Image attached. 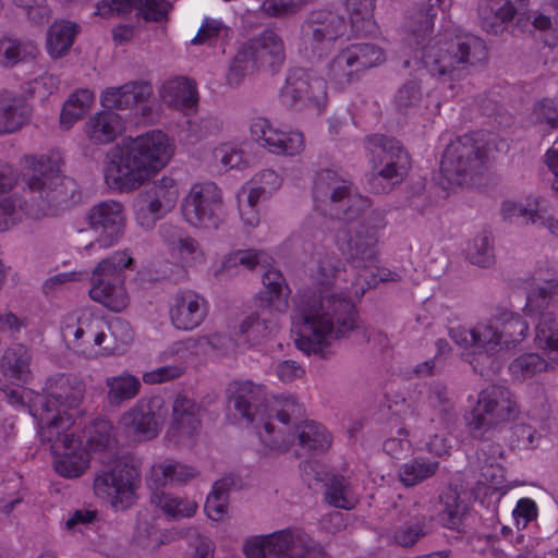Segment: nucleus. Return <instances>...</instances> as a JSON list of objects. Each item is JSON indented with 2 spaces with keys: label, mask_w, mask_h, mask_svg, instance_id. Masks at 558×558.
Wrapping results in <instances>:
<instances>
[{
  "label": "nucleus",
  "mask_w": 558,
  "mask_h": 558,
  "mask_svg": "<svg viewBox=\"0 0 558 558\" xmlns=\"http://www.w3.org/2000/svg\"><path fill=\"white\" fill-rule=\"evenodd\" d=\"M316 207L338 219L336 246L349 269L322 266L318 294L296 302L291 313V331L301 351L326 356L330 345L357 328L354 301L379 282L397 281L401 276L379 266L378 241L385 222L368 211V202L352 191L350 181L333 170L318 172L314 184Z\"/></svg>",
  "instance_id": "obj_1"
},
{
  "label": "nucleus",
  "mask_w": 558,
  "mask_h": 558,
  "mask_svg": "<svg viewBox=\"0 0 558 558\" xmlns=\"http://www.w3.org/2000/svg\"><path fill=\"white\" fill-rule=\"evenodd\" d=\"M31 356L22 344H13L3 354L1 369L9 384L0 389L9 402L16 408H27L36 420L43 441L50 442L53 466L58 474L76 478L89 466V449L111 450V426L107 421L94 422L88 430L86 445L76 436L74 416L83 397L80 380L66 375H57L47 380L45 393L35 395L24 388L31 378Z\"/></svg>",
  "instance_id": "obj_2"
},
{
  "label": "nucleus",
  "mask_w": 558,
  "mask_h": 558,
  "mask_svg": "<svg viewBox=\"0 0 558 558\" xmlns=\"http://www.w3.org/2000/svg\"><path fill=\"white\" fill-rule=\"evenodd\" d=\"M264 395V388L251 380L233 381L228 388L229 405L253 424L258 454L272 456L292 450L295 456H302L323 452L330 447L331 435L323 425L315 422L299 425L292 420L300 410L294 398H288L281 408L279 404L257 407Z\"/></svg>",
  "instance_id": "obj_3"
},
{
  "label": "nucleus",
  "mask_w": 558,
  "mask_h": 558,
  "mask_svg": "<svg viewBox=\"0 0 558 558\" xmlns=\"http://www.w3.org/2000/svg\"><path fill=\"white\" fill-rule=\"evenodd\" d=\"M25 172L27 193L32 204L22 201L14 194L0 201V231H4L25 217L39 218L56 215L80 199L77 183L60 172L58 156H40L26 159Z\"/></svg>",
  "instance_id": "obj_4"
},
{
  "label": "nucleus",
  "mask_w": 558,
  "mask_h": 558,
  "mask_svg": "<svg viewBox=\"0 0 558 558\" xmlns=\"http://www.w3.org/2000/svg\"><path fill=\"white\" fill-rule=\"evenodd\" d=\"M174 153V141L158 129L125 137L104 157L105 182L113 191H135L165 169Z\"/></svg>",
  "instance_id": "obj_5"
},
{
  "label": "nucleus",
  "mask_w": 558,
  "mask_h": 558,
  "mask_svg": "<svg viewBox=\"0 0 558 558\" xmlns=\"http://www.w3.org/2000/svg\"><path fill=\"white\" fill-rule=\"evenodd\" d=\"M527 333V323L511 312H504L471 330L464 327L450 330L451 339L463 349V360L484 377L498 374Z\"/></svg>",
  "instance_id": "obj_6"
},
{
  "label": "nucleus",
  "mask_w": 558,
  "mask_h": 558,
  "mask_svg": "<svg viewBox=\"0 0 558 558\" xmlns=\"http://www.w3.org/2000/svg\"><path fill=\"white\" fill-rule=\"evenodd\" d=\"M558 304V282L546 281L543 286L532 287L527 292L524 313L539 315L535 330V344L542 349L548 360L537 353H523L510 362L509 374L514 380L524 381L553 368L558 364V325L549 307Z\"/></svg>",
  "instance_id": "obj_7"
},
{
  "label": "nucleus",
  "mask_w": 558,
  "mask_h": 558,
  "mask_svg": "<svg viewBox=\"0 0 558 558\" xmlns=\"http://www.w3.org/2000/svg\"><path fill=\"white\" fill-rule=\"evenodd\" d=\"M487 49L484 41L472 34H462L460 29H445L420 50V57L405 60L407 68L422 65L433 76L444 82H453L461 77L463 63L476 64L485 61ZM452 88V83L449 84Z\"/></svg>",
  "instance_id": "obj_8"
},
{
  "label": "nucleus",
  "mask_w": 558,
  "mask_h": 558,
  "mask_svg": "<svg viewBox=\"0 0 558 558\" xmlns=\"http://www.w3.org/2000/svg\"><path fill=\"white\" fill-rule=\"evenodd\" d=\"M345 5L350 25L343 17L328 10L312 12L305 21L302 33L314 56L323 57L338 38L349 36L350 33L363 35L372 32L375 0H347Z\"/></svg>",
  "instance_id": "obj_9"
},
{
  "label": "nucleus",
  "mask_w": 558,
  "mask_h": 558,
  "mask_svg": "<svg viewBox=\"0 0 558 558\" xmlns=\"http://www.w3.org/2000/svg\"><path fill=\"white\" fill-rule=\"evenodd\" d=\"M270 331L268 324L257 314L244 317L234 330L235 340L225 338L220 333L189 338L171 344L165 354L177 355L187 351L195 356H221L234 351L255 345Z\"/></svg>",
  "instance_id": "obj_10"
},
{
  "label": "nucleus",
  "mask_w": 558,
  "mask_h": 558,
  "mask_svg": "<svg viewBox=\"0 0 558 558\" xmlns=\"http://www.w3.org/2000/svg\"><path fill=\"white\" fill-rule=\"evenodd\" d=\"M129 251H116L98 263L92 272L89 298L111 312H122L130 304L124 269L132 268Z\"/></svg>",
  "instance_id": "obj_11"
},
{
  "label": "nucleus",
  "mask_w": 558,
  "mask_h": 558,
  "mask_svg": "<svg viewBox=\"0 0 558 558\" xmlns=\"http://www.w3.org/2000/svg\"><path fill=\"white\" fill-rule=\"evenodd\" d=\"M519 407L513 393L506 387L492 385L476 396L468 397V409L463 414L466 427L474 436L488 427L517 418Z\"/></svg>",
  "instance_id": "obj_12"
},
{
  "label": "nucleus",
  "mask_w": 558,
  "mask_h": 558,
  "mask_svg": "<svg viewBox=\"0 0 558 558\" xmlns=\"http://www.w3.org/2000/svg\"><path fill=\"white\" fill-rule=\"evenodd\" d=\"M60 329L68 348L78 355L88 360L106 357L107 322L93 311L82 308L65 315Z\"/></svg>",
  "instance_id": "obj_13"
},
{
  "label": "nucleus",
  "mask_w": 558,
  "mask_h": 558,
  "mask_svg": "<svg viewBox=\"0 0 558 558\" xmlns=\"http://www.w3.org/2000/svg\"><path fill=\"white\" fill-rule=\"evenodd\" d=\"M140 487L138 465L129 457L118 459L110 471L99 473L94 480L96 496L108 501L116 511L131 508L137 500Z\"/></svg>",
  "instance_id": "obj_14"
},
{
  "label": "nucleus",
  "mask_w": 558,
  "mask_h": 558,
  "mask_svg": "<svg viewBox=\"0 0 558 558\" xmlns=\"http://www.w3.org/2000/svg\"><path fill=\"white\" fill-rule=\"evenodd\" d=\"M181 192V183L170 175L155 180L134 199L136 225L145 231L153 230L159 220L175 209Z\"/></svg>",
  "instance_id": "obj_15"
},
{
  "label": "nucleus",
  "mask_w": 558,
  "mask_h": 558,
  "mask_svg": "<svg viewBox=\"0 0 558 558\" xmlns=\"http://www.w3.org/2000/svg\"><path fill=\"white\" fill-rule=\"evenodd\" d=\"M486 147L480 133L458 137L446 147L440 172L448 184L462 185L483 165Z\"/></svg>",
  "instance_id": "obj_16"
},
{
  "label": "nucleus",
  "mask_w": 558,
  "mask_h": 558,
  "mask_svg": "<svg viewBox=\"0 0 558 558\" xmlns=\"http://www.w3.org/2000/svg\"><path fill=\"white\" fill-rule=\"evenodd\" d=\"M180 209L191 227L217 229L225 218L222 192L214 182H196L183 196Z\"/></svg>",
  "instance_id": "obj_17"
},
{
  "label": "nucleus",
  "mask_w": 558,
  "mask_h": 558,
  "mask_svg": "<svg viewBox=\"0 0 558 558\" xmlns=\"http://www.w3.org/2000/svg\"><path fill=\"white\" fill-rule=\"evenodd\" d=\"M167 415L168 407L161 396L141 398L121 415L118 429L134 441L150 440L158 436Z\"/></svg>",
  "instance_id": "obj_18"
},
{
  "label": "nucleus",
  "mask_w": 558,
  "mask_h": 558,
  "mask_svg": "<svg viewBox=\"0 0 558 558\" xmlns=\"http://www.w3.org/2000/svg\"><path fill=\"white\" fill-rule=\"evenodd\" d=\"M301 542L299 531L284 529L248 539L244 554L246 558H326L319 551L299 546Z\"/></svg>",
  "instance_id": "obj_19"
},
{
  "label": "nucleus",
  "mask_w": 558,
  "mask_h": 558,
  "mask_svg": "<svg viewBox=\"0 0 558 558\" xmlns=\"http://www.w3.org/2000/svg\"><path fill=\"white\" fill-rule=\"evenodd\" d=\"M384 60V51L375 45H352L331 59L326 68V76L330 84L341 89L355 78L357 71L378 65Z\"/></svg>",
  "instance_id": "obj_20"
},
{
  "label": "nucleus",
  "mask_w": 558,
  "mask_h": 558,
  "mask_svg": "<svg viewBox=\"0 0 558 558\" xmlns=\"http://www.w3.org/2000/svg\"><path fill=\"white\" fill-rule=\"evenodd\" d=\"M248 131L254 142L274 155L294 157L305 148L302 132L264 117L253 118Z\"/></svg>",
  "instance_id": "obj_21"
},
{
  "label": "nucleus",
  "mask_w": 558,
  "mask_h": 558,
  "mask_svg": "<svg viewBox=\"0 0 558 558\" xmlns=\"http://www.w3.org/2000/svg\"><path fill=\"white\" fill-rule=\"evenodd\" d=\"M480 478L473 489L474 498L488 506L506 493V457L499 444H485L478 452Z\"/></svg>",
  "instance_id": "obj_22"
},
{
  "label": "nucleus",
  "mask_w": 558,
  "mask_h": 558,
  "mask_svg": "<svg viewBox=\"0 0 558 558\" xmlns=\"http://www.w3.org/2000/svg\"><path fill=\"white\" fill-rule=\"evenodd\" d=\"M326 88L324 78L303 69H293L288 73L280 99L287 107H314L317 112H322L327 104Z\"/></svg>",
  "instance_id": "obj_23"
},
{
  "label": "nucleus",
  "mask_w": 558,
  "mask_h": 558,
  "mask_svg": "<svg viewBox=\"0 0 558 558\" xmlns=\"http://www.w3.org/2000/svg\"><path fill=\"white\" fill-rule=\"evenodd\" d=\"M168 255V262L175 268L187 270L205 263V253L199 242L171 225H161L158 231Z\"/></svg>",
  "instance_id": "obj_24"
},
{
  "label": "nucleus",
  "mask_w": 558,
  "mask_h": 558,
  "mask_svg": "<svg viewBox=\"0 0 558 558\" xmlns=\"http://www.w3.org/2000/svg\"><path fill=\"white\" fill-rule=\"evenodd\" d=\"M89 226L99 231L97 245L109 247L122 236L125 228L124 207L117 201H104L94 205L86 215Z\"/></svg>",
  "instance_id": "obj_25"
},
{
  "label": "nucleus",
  "mask_w": 558,
  "mask_h": 558,
  "mask_svg": "<svg viewBox=\"0 0 558 558\" xmlns=\"http://www.w3.org/2000/svg\"><path fill=\"white\" fill-rule=\"evenodd\" d=\"M153 87L148 82H130L120 87H108L100 94L99 100L106 109L124 110L137 107L145 122L157 119L151 109L145 105L151 96Z\"/></svg>",
  "instance_id": "obj_26"
},
{
  "label": "nucleus",
  "mask_w": 558,
  "mask_h": 558,
  "mask_svg": "<svg viewBox=\"0 0 558 558\" xmlns=\"http://www.w3.org/2000/svg\"><path fill=\"white\" fill-rule=\"evenodd\" d=\"M208 314L204 296L192 290L175 293L169 305V318L178 330L190 331L203 324Z\"/></svg>",
  "instance_id": "obj_27"
},
{
  "label": "nucleus",
  "mask_w": 558,
  "mask_h": 558,
  "mask_svg": "<svg viewBox=\"0 0 558 558\" xmlns=\"http://www.w3.org/2000/svg\"><path fill=\"white\" fill-rule=\"evenodd\" d=\"M501 214L507 220L522 218L526 223L544 227L553 235L558 236V221L549 215V205L543 198L532 197L524 202L505 201Z\"/></svg>",
  "instance_id": "obj_28"
},
{
  "label": "nucleus",
  "mask_w": 558,
  "mask_h": 558,
  "mask_svg": "<svg viewBox=\"0 0 558 558\" xmlns=\"http://www.w3.org/2000/svg\"><path fill=\"white\" fill-rule=\"evenodd\" d=\"M368 148L375 154V149L380 150V163L383 167L377 170V174L386 180L399 181L410 167V159L396 140L387 138L383 135H373L368 138Z\"/></svg>",
  "instance_id": "obj_29"
},
{
  "label": "nucleus",
  "mask_w": 558,
  "mask_h": 558,
  "mask_svg": "<svg viewBox=\"0 0 558 558\" xmlns=\"http://www.w3.org/2000/svg\"><path fill=\"white\" fill-rule=\"evenodd\" d=\"M199 427V407L184 396H178L172 407L171 423L166 438L173 444H185Z\"/></svg>",
  "instance_id": "obj_30"
},
{
  "label": "nucleus",
  "mask_w": 558,
  "mask_h": 558,
  "mask_svg": "<svg viewBox=\"0 0 558 558\" xmlns=\"http://www.w3.org/2000/svg\"><path fill=\"white\" fill-rule=\"evenodd\" d=\"M242 48L257 68H268L274 71L286 59L283 41L271 29L264 31L258 36L250 39Z\"/></svg>",
  "instance_id": "obj_31"
},
{
  "label": "nucleus",
  "mask_w": 558,
  "mask_h": 558,
  "mask_svg": "<svg viewBox=\"0 0 558 558\" xmlns=\"http://www.w3.org/2000/svg\"><path fill=\"white\" fill-rule=\"evenodd\" d=\"M138 9L147 21H161L170 10L165 0H100L96 4L95 15L101 19L120 16Z\"/></svg>",
  "instance_id": "obj_32"
},
{
  "label": "nucleus",
  "mask_w": 558,
  "mask_h": 558,
  "mask_svg": "<svg viewBox=\"0 0 558 558\" xmlns=\"http://www.w3.org/2000/svg\"><path fill=\"white\" fill-rule=\"evenodd\" d=\"M158 96L162 105L184 114L194 112L198 104L196 84L185 76L166 80L158 88Z\"/></svg>",
  "instance_id": "obj_33"
},
{
  "label": "nucleus",
  "mask_w": 558,
  "mask_h": 558,
  "mask_svg": "<svg viewBox=\"0 0 558 558\" xmlns=\"http://www.w3.org/2000/svg\"><path fill=\"white\" fill-rule=\"evenodd\" d=\"M263 289L255 301L263 311L271 315L284 314L289 308L291 290L281 271L270 268L263 275Z\"/></svg>",
  "instance_id": "obj_34"
},
{
  "label": "nucleus",
  "mask_w": 558,
  "mask_h": 558,
  "mask_svg": "<svg viewBox=\"0 0 558 558\" xmlns=\"http://www.w3.org/2000/svg\"><path fill=\"white\" fill-rule=\"evenodd\" d=\"M124 131V120L112 110H102L92 114L83 125V134L93 145L110 144Z\"/></svg>",
  "instance_id": "obj_35"
},
{
  "label": "nucleus",
  "mask_w": 558,
  "mask_h": 558,
  "mask_svg": "<svg viewBox=\"0 0 558 558\" xmlns=\"http://www.w3.org/2000/svg\"><path fill=\"white\" fill-rule=\"evenodd\" d=\"M527 0H483L480 16L483 29L493 35H502L517 13L518 5Z\"/></svg>",
  "instance_id": "obj_36"
},
{
  "label": "nucleus",
  "mask_w": 558,
  "mask_h": 558,
  "mask_svg": "<svg viewBox=\"0 0 558 558\" xmlns=\"http://www.w3.org/2000/svg\"><path fill=\"white\" fill-rule=\"evenodd\" d=\"M396 106L404 113L436 114L439 111L441 100L434 93L423 97L421 86L417 82L411 81L404 84L397 93Z\"/></svg>",
  "instance_id": "obj_37"
},
{
  "label": "nucleus",
  "mask_w": 558,
  "mask_h": 558,
  "mask_svg": "<svg viewBox=\"0 0 558 558\" xmlns=\"http://www.w3.org/2000/svg\"><path fill=\"white\" fill-rule=\"evenodd\" d=\"M81 32V26L69 20H57L47 29L46 51L52 59L66 56Z\"/></svg>",
  "instance_id": "obj_38"
},
{
  "label": "nucleus",
  "mask_w": 558,
  "mask_h": 558,
  "mask_svg": "<svg viewBox=\"0 0 558 558\" xmlns=\"http://www.w3.org/2000/svg\"><path fill=\"white\" fill-rule=\"evenodd\" d=\"M28 116L29 109L21 98L9 92L0 93V134L20 130Z\"/></svg>",
  "instance_id": "obj_39"
},
{
  "label": "nucleus",
  "mask_w": 558,
  "mask_h": 558,
  "mask_svg": "<svg viewBox=\"0 0 558 558\" xmlns=\"http://www.w3.org/2000/svg\"><path fill=\"white\" fill-rule=\"evenodd\" d=\"M95 102V94L88 88H80L73 92L64 101L60 113V125L70 130L83 119Z\"/></svg>",
  "instance_id": "obj_40"
},
{
  "label": "nucleus",
  "mask_w": 558,
  "mask_h": 558,
  "mask_svg": "<svg viewBox=\"0 0 558 558\" xmlns=\"http://www.w3.org/2000/svg\"><path fill=\"white\" fill-rule=\"evenodd\" d=\"M141 380L128 371L106 379L107 400L109 404L119 407L134 399L141 391Z\"/></svg>",
  "instance_id": "obj_41"
},
{
  "label": "nucleus",
  "mask_w": 558,
  "mask_h": 558,
  "mask_svg": "<svg viewBox=\"0 0 558 558\" xmlns=\"http://www.w3.org/2000/svg\"><path fill=\"white\" fill-rule=\"evenodd\" d=\"M246 145V141L221 143L214 150V159L223 171H242L250 166V157L244 150Z\"/></svg>",
  "instance_id": "obj_42"
},
{
  "label": "nucleus",
  "mask_w": 558,
  "mask_h": 558,
  "mask_svg": "<svg viewBox=\"0 0 558 558\" xmlns=\"http://www.w3.org/2000/svg\"><path fill=\"white\" fill-rule=\"evenodd\" d=\"M196 474L194 468L167 459L151 466L149 482L159 487L168 483L185 482Z\"/></svg>",
  "instance_id": "obj_43"
},
{
  "label": "nucleus",
  "mask_w": 558,
  "mask_h": 558,
  "mask_svg": "<svg viewBox=\"0 0 558 558\" xmlns=\"http://www.w3.org/2000/svg\"><path fill=\"white\" fill-rule=\"evenodd\" d=\"M438 468L437 461L420 456L402 463L398 471V477L403 485L414 486L432 477Z\"/></svg>",
  "instance_id": "obj_44"
},
{
  "label": "nucleus",
  "mask_w": 558,
  "mask_h": 558,
  "mask_svg": "<svg viewBox=\"0 0 558 558\" xmlns=\"http://www.w3.org/2000/svg\"><path fill=\"white\" fill-rule=\"evenodd\" d=\"M108 341L106 342V357L122 355L134 340V331L129 322L114 318L107 323Z\"/></svg>",
  "instance_id": "obj_45"
},
{
  "label": "nucleus",
  "mask_w": 558,
  "mask_h": 558,
  "mask_svg": "<svg viewBox=\"0 0 558 558\" xmlns=\"http://www.w3.org/2000/svg\"><path fill=\"white\" fill-rule=\"evenodd\" d=\"M325 496L329 505L341 509H352L359 499L355 488L343 476H333L330 480Z\"/></svg>",
  "instance_id": "obj_46"
},
{
  "label": "nucleus",
  "mask_w": 558,
  "mask_h": 558,
  "mask_svg": "<svg viewBox=\"0 0 558 558\" xmlns=\"http://www.w3.org/2000/svg\"><path fill=\"white\" fill-rule=\"evenodd\" d=\"M37 47L33 41H21L16 38L4 36L0 38V63L12 66L27 58H35Z\"/></svg>",
  "instance_id": "obj_47"
},
{
  "label": "nucleus",
  "mask_w": 558,
  "mask_h": 558,
  "mask_svg": "<svg viewBox=\"0 0 558 558\" xmlns=\"http://www.w3.org/2000/svg\"><path fill=\"white\" fill-rule=\"evenodd\" d=\"M231 29L218 19L205 17L192 44H207L209 46H223L230 38Z\"/></svg>",
  "instance_id": "obj_48"
},
{
  "label": "nucleus",
  "mask_w": 558,
  "mask_h": 558,
  "mask_svg": "<svg viewBox=\"0 0 558 558\" xmlns=\"http://www.w3.org/2000/svg\"><path fill=\"white\" fill-rule=\"evenodd\" d=\"M151 502L160 508L167 515L174 519L190 518L194 515L197 509L195 501L172 497L163 492L154 493Z\"/></svg>",
  "instance_id": "obj_49"
},
{
  "label": "nucleus",
  "mask_w": 558,
  "mask_h": 558,
  "mask_svg": "<svg viewBox=\"0 0 558 558\" xmlns=\"http://www.w3.org/2000/svg\"><path fill=\"white\" fill-rule=\"evenodd\" d=\"M229 480L217 481L207 496L205 502V512L213 521H222L228 513V490Z\"/></svg>",
  "instance_id": "obj_50"
},
{
  "label": "nucleus",
  "mask_w": 558,
  "mask_h": 558,
  "mask_svg": "<svg viewBox=\"0 0 558 558\" xmlns=\"http://www.w3.org/2000/svg\"><path fill=\"white\" fill-rule=\"evenodd\" d=\"M268 262L269 256L264 251L240 250L226 257L222 268L232 274V270L239 266L245 269H253L256 265H265Z\"/></svg>",
  "instance_id": "obj_51"
},
{
  "label": "nucleus",
  "mask_w": 558,
  "mask_h": 558,
  "mask_svg": "<svg viewBox=\"0 0 558 558\" xmlns=\"http://www.w3.org/2000/svg\"><path fill=\"white\" fill-rule=\"evenodd\" d=\"M440 500L444 504V509L440 513L442 524L448 529H458L465 510L464 505L459 501L457 493L452 489L441 495Z\"/></svg>",
  "instance_id": "obj_52"
},
{
  "label": "nucleus",
  "mask_w": 558,
  "mask_h": 558,
  "mask_svg": "<svg viewBox=\"0 0 558 558\" xmlns=\"http://www.w3.org/2000/svg\"><path fill=\"white\" fill-rule=\"evenodd\" d=\"M470 262L480 267H489L494 263V253L489 236L485 233L474 238L466 247Z\"/></svg>",
  "instance_id": "obj_53"
},
{
  "label": "nucleus",
  "mask_w": 558,
  "mask_h": 558,
  "mask_svg": "<svg viewBox=\"0 0 558 558\" xmlns=\"http://www.w3.org/2000/svg\"><path fill=\"white\" fill-rule=\"evenodd\" d=\"M258 10L266 16L280 17L296 11L306 0H256Z\"/></svg>",
  "instance_id": "obj_54"
},
{
  "label": "nucleus",
  "mask_w": 558,
  "mask_h": 558,
  "mask_svg": "<svg viewBox=\"0 0 558 558\" xmlns=\"http://www.w3.org/2000/svg\"><path fill=\"white\" fill-rule=\"evenodd\" d=\"M254 66L256 65L252 63L248 54L241 48L228 69L226 75L227 84L232 87L239 86L250 69Z\"/></svg>",
  "instance_id": "obj_55"
},
{
  "label": "nucleus",
  "mask_w": 558,
  "mask_h": 558,
  "mask_svg": "<svg viewBox=\"0 0 558 558\" xmlns=\"http://www.w3.org/2000/svg\"><path fill=\"white\" fill-rule=\"evenodd\" d=\"M533 25L535 29L542 33V39L544 43L554 47L558 44V20L554 21L543 12H534L532 14Z\"/></svg>",
  "instance_id": "obj_56"
},
{
  "label": "nucleus",
  "mask_w": 558,
  "mask_h": 558,
  "mask_svg": "<svg viewBox=\"0 0 558 558\" xmlns=\"http://www.w3.org/2000/svg\"><path fill=\"white\" fill-rule=\"evenodd\" d=\"M60 87V80L53 74L45 73L28 83V94L41 100L48 98L50 95L57 93Z\"/></svg>",
  "instance_id": "obj_57"
},
{
  "label": "nucleus",
  "mask_w": 558,
  "mask_h": 558,
  "mask_svg": "<svg viewBox=\"0 0 558 558\" xmlns=\"http://www.w3.org/2000/svg\"><path fill=\"white\" fill-rule=\"evenodd\" d=\"M407 429L399 427L395 436H390L384 442V450L392 458L400 459L411 450V442L408 439Z\"/></svg>",
  "instance_id": "obj_58"
},
{
  "label": "nucleus",
  "mask_w": 558,
  "mask_h": 558,
  "mask_svg": "<svg viewBox=\"0 0 558 558\" xmlns=\"http://www.w3.org/2000/svg\"><path fill=\"white\" fill-rule=\"evenodd\" d=\"M512 517L519 530L525 529L527 524L537 517V506L535 501L530 498L520 499L512 510Z\"/></svg>",
  "instance_id": "obj_59"
},
{
  "label": "nucleus",
  "mask_w": 558,
  "mask_h": 558,
  "mask_svg": "<svg viewBox=\"0 0 558 558\" xmlns=\"http://www.w3.org/2000/svg\"><path fill=\"white\" fill-rule=\"evenodd\" d=\"M179 365H166L153 371L145 372L142 379L145 384L155 385L179 377L183 373Z\"/></svg>",
  "instance_id": "obj_60"
},
{
  "label": "nucleus",
  "mask_w": 558,
  "mask_h": 558,
  "mask_svg": "<svg viewBox=\"0 0 558 558\" xmlns=\"http://www.w3.org/2000/svg\"><path fill=\"white\" fill-rule=\"evenodd\" d=\"M17 7L24 8L28 17L36 22H43L49 17L50 11L46 0H12Z\"/></svg>",
  "instance_id": "obj_61"
},
{
  "label": "nucleus",
  "mask_w": 558,
  "mask_h": 558,
  "mask_svg": "<svg viewBox=\"0 0 558 558\" xmlns=\"http://www.w3.org/2000/svg\"><path fill=\"white\" fill-rule=\"evenodd\" d=\"M535 112L550 129L558 128V101L543 100L536 106Z\"/></svg>",
  "instance_id": "obj_62"
},
{
  "label": "nucleus",
  "mask_w": 558,
  "mask_h": 558,
  "mask_svg": "<svg viewBox=\"0 0 558 558\" xmlns=\"http://www.w3.org/2000/svg\"><path fill=\"white\" fill-rule=\"evenodd\" d=\"M276 374L283 383H290L294 379L301 378L305 371L296 362L287 360L278 363L276 366Z\"/></svg>",
  "instance_id": "obj_63"
},
{
  "label": "nucleus",
  "mask_w": 558,
  "mask_h": 558,
  "mask_svg": "<svg viewBox=\"0 0 558 558\" xmlns=\"http://www.w3.org/2000/svg\"><path fill=\"white\" fill-rule=\"evenodd\" d=\"M265 193L266 192L262 187H259L257 184H254V181L251 180L238 192V204L257 206L262 195Z\"/></svg>",
  "instance_id": "obj_64"
}]
</instances>
